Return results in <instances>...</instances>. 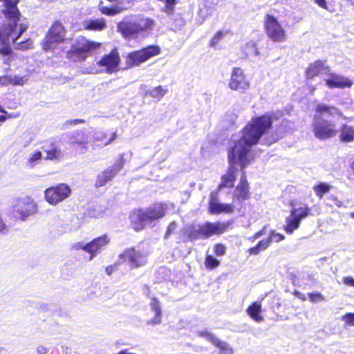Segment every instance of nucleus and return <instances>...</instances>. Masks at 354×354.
I'll list each match as a JSON object with an SVG mask.
<instances>
[{
    "label": "nucleus",
    "instance_id": "f257e3e1",
    "mask_svg": "<svg viewBox=\"0 0 354 354\" xmlns=\"http://www.w3.org/2000/svg\"><path fill=\"white\" fill-rule=\"evenodd\" d=\"M272 124V116L268 113L253 118L243 129L239 139L232 142V146L228 151L230 167L227 174L221 177L218 191H221L225 187H234L238 171L236 164L240 165L243 174L245 168L250 163L249 153L252 147L259 142L261 136L271 127Z\"/></svg>",
    "mask_w": 354,
    "mask_h": 354
},
{
    "label": "nucleus",
    "instance_id": "f03ea898",
    "mask_svg": "<svg viewBox=\"0 0 354 354\" xmlns=\"http://www.w3.org/2000/svg\"><path fill=\"white\" fill-rule=\"evenodd\" d=\"M342 115V113L335 106L317 104L313 123L315 136L322 140L335 136L337 131L333 119L339 118Z\"/></svg>",
    "mask_w": 354,
    "mask_h": 354
},
{
    "label": "nucleus",
    "instance_id": "7ed1b4c3",
    "mask_svg": "<svg viewBox=\"0 0 354 354\" xmlns=\"http://www.w3.org/2000/svg\"><path fill=\"white\" fill-rule=\"evenodd\" d=\"M227 229V225L221 222H206L203 224L187 225L181 230L187 240L194 241L199 239H207L214 234H221Z\"/></svg>",
    "mask_w": 354,
    "mask_h": 354
},
{
    "label": "nucleus",
    "instance_id": "20e7f679",
    "mask_svg": "<svg viewBox=\"0 0 354 354\" xmlns=\"http://www.w3.org/2000/svg\"><path fill=\"white\" fill-rule=\"evenodd\" d=\"M165 204H156L146 209H136L130 215L131 225L136 231L143 230L146 225L161 218L165 214Z\"/></svg>",
    "mask_w": 354,
    "mask_h": 354
},
{
    "label": "nucleus",
    "instance_id": "39448f33",
    "mask_svg": "<svg viewBox=\"0 0 354 354\" xmlns=\"http://www.w3.org/2000/svg\"><path fill=\"white\" fill-rule=\"evenodd\" d=\"M154 21L149 18L124 19L118 24L117 28L125 39H133L148 29H152Z\"/></svg>",
    "mask_w": 354,
    "mask_h": 354
},
{
    "label": "nucleus",
    "instance_id": "423d86ee",
    "mask_svg": "<svg viewBox=\"0 0 354 354\" xmlns=\"http://www.w3.org/2000/svg\"><path fill=\"white\" fill-rule=\"evenodd\" d=\"M99 46L100 44L88 41L82 37L76 44H73L72 48L67 53V57L73 62L84 61L91 51L96 49Z\"/></svg>",
    "mask_w": 354,
    "mask_h": 354
},
{
    "label": "nucleus",
    "instance_id": "0eeeda50",
    "mask_svg": "<svg viewBox=\"0 0 354 354\" xmlns=\"http://www.w3.org/2000/svg\"><path fill=\"white\" fill-rule=\"evenodd\" d=\"M14 216L21 221L37 212V205L30 197L17 198L12 205Z\"/></svg>",
    "mask_w": 354,
    "mask_h": 354
},
{
    "label": "nucleus",
    "instance_id": "6e6552de",
    "mask_svg": "<svg viewBox=\"0 0 354 354\" xmlns=\"http://www.w3.org/2000/svg\"><path fill=\"white\" fill-rule=\"evenodd\" d=\"M160 52L158 46H149L140 50L131 52L127 57V64L129 67L138 66L149 58L158 55Z\"/></svg>",
    "mask_w": 354,
    "mask_h": 354
},
{
    "label": "nucleus",
    "instance_id": "1a4fd4ad",
    "mask_svg": "<svg viewBox=\"0 0 354 354\" xmlns=\"http://www.w3.org/2000/svg\"><path fill=\"white\" fill-rule=\"evenodd\" d=\"M65 30L59 21H55L49 29L42 43L43 49L46 51L55 48L56 45L64 41Z\"/></svg>",
    "mask_w": 354,
    "mask_h": 354
},
{
    "label": "nucleus",
    "instance_id": "9d476101",
    "mask_svg": "<svg viewBox=\"0 0 354 354\" xmlns=\"http://www.w3.org/2000/svg\"><path fill=\"white\" fill-rule=\"evenodd\" d=\"M264 26L268 37L273 41L282 42L286 40V32L274 16L266 15Z\"/></svg>",
    "mask_w": 354,
    "mask_h": 354
},
{
    "label": "nucleus",
    "instance_id": "9b49d317",
    "mask_svg": "<svg viewBox=\"0 0 354 354\" xmlns=\"http://www.w3.org/2000/svg\"><path fill=\"white\" fill-rule=\"evenodd\" d=\"M228 87L232 91L245 93L250 87V81L248 80L243 70L239 67H234L232 70Z\"/></svg>",
    "mask_w": 354,
    "mask_h": 354
},
{
    "label": "nucleus",
    "instance_id": "f8f14e48",
    "mask_svg": "<svg viewBox=\"0 0 354 354\" xmlns=\"http://www.w3.org/2000/svg\"><path fill=\"white\" fill-rule=\"evenodd\" d=\"M71 193V188L67 185L61 183L56 187L46 189L45 198L50 204L56 205L68 198Z\"/></svg>",
    "mask_w": 354,
    "mask_h": 354
},
{
    "label": "nucleus",
    "instance_id": "ddd939ff",
    "mask_svg": "<svg viewBox=\"0 0 354 354\" xmlns=\"http://www.w3.org/2000/svg\"><path fill=\"white\" fill-rule=\"evenodd\" d=\"M124 164V160L123 155H121L120 158L111 167L97 175L95 180V186L102 187L111 181L118 174V173L122 169Z\"/></svg>",
    "mask_w": 354,
    "mask_h": 354
},
{
    "label": "nucleus",
    "instance_id": "4468645a",
    "mask_svg": "<svg viewBox=\"0 0 354 354\" xmlns=\"http://www.w3.org/2000/svg\"><path fill=\"white\" fill-rule=\"evenodd\" d=\"M69 142L71 146L80 153L84 154L88 151L89 145V135L85 131H75L70 133Z\"/></svg>",
    "mask_w": 354,
    "mask_h": 354
},
{
    "label": "nucleus",
    "instance_id": "2eb2a0df",
    "mask_svg": "<svg viewBox=\"0 0 354 354\" xmlns=\"http://www.w3.org/2000/svg\"><path fill=\"white\" fill-rule=\"evenodd\" d=\"M120 259L124 261H128L131 267L138 268L145 266L147 262V253L134 248L125 250L120 255Z\"/></svg>",
    "mask_w": 354,
    "mask_h": 354
},
{
    "label": "nucleus",
    "instance_id": "dca6fc26",
    "mask_svg": "<svg viewBox=\"0 0 354 354\" xmlns=\"http://www.w3.org/2000/svg\"><path fill=\"white\" fill-rule=\"evenodd\" d=\"M198 336L205 338L220 350V354H233V349L226 342L221 341L212 333L207 330L197 332Z\"/></svg>",
    "mask_w": 354,
    "mask_h": 354
},
{
    "label": "nucleus",
    "instance_id": "f3484780",
    "mask_svg": "<svg viewBox=\"0 0 354 354\" xmlns=\"http://www.w3.org/2000/svg\"><path fill=\"white\" fill-rule=\"evenodd\" d=\"M109 237L104 234L93 239L91 242L87 243L86 246V252L90 254L89 261L93 260L102 250H103L109 243Z\"/></svg>",
    "mask_w": 354,
    "mask_h": 354
},
{
    "label": "nucleus",
    "instance_id": "a211bd4d",
    "mask_svg": "<svg viewBox=\"0 0 354 354\" xmlns=\"http://www.w3.org/2000/svg\"><path fill=\"white\" fill-rule=\"evenodd\" d=\"M120 59L116 51H112L108 55H104L99 61L98 64L105 68L107 73H113L118 71Z\"/></svg>",
    "mask_w": 354,
    "mask_h": 354
},
{
    "label": "nucleus",
    "instance_id": "6ab92c4d",
    "mask_svg": "<svg viewBox=\"0 0 354 354\" xmlns=\"http://www.w3.org/2000/svg\"><path fill=\"white\" fill-rule=\"evenodd\" d=\"M28 80V75H6L0 76V85L6 86L12 84L14 86H24Z\"/></svg>",
    "mask_w": 354,
    "mask_h": 354
},
{
    "label": "nucleus",
    "instance_id": "aec40b11",
    "mask_svg": "<svg viewBox=\"0 0 354 354\" xmlns=\"http://www.w3.org/2000/svg\"><path fill=\"white\" fill-rule=\"evenodd\" d=\"M234 196L238 199L246 200L249 198V187L246 179L245 171L241 177L240 183L234 191Z\"/></svg>",
    "mask_w": 354,
    "mask_h": 354
},
{
    "label": "nucleus",
    "instance_id": "412c9836",
    "mask_svg": "<svg viewBox=\"0 0 354 354\" xmlns=\"http://www.w3.org/2000/svg\"><path fill=\"white\" fill-rule=\"evenodd\" d=\"M151 310L155 313V316L153 319L147 322V325H157L160 324L162 322V309L160 303L156 297H153L149 304Z\"/></svg>",
    "mask_w": 354,
    "mask_h": 354
},
{
    "label": "nucleus",
    "instance_id": "4be33fe9",
    "mask_svg": "<svg viewBox=\"0 0 354 354\" xmlns=\"http://www.w3.org/2000/svg\"><path fill=\"white\" fill-rule=\"evenodd\" d=\"M326 84L330 88H349L353 84L352 82L348 78L337 75H332L330 78L326 80Z\"/></svg>",
    "mask_w": 354,
    "mask_h": 354
},
{
    "label": "nucleus",
    "instance_id": "5701e85b",
    "mask_svg": "<svg viewBox=\"0 0 354 354\" xmlns=\"http://www.w3.org/2000/svg\"><path fill=\"white\" fill-rule=\"evenodd\" d=\"M328 66L325 65V63L321 60H317L314 63H312L306 70V76L308 79L313 78L318 75L320 73L326 71Z\"/></svg>",
    "mask_w": 354,
    "mask_h": 354
},
{
    "label": "nucleus",
    "instance_id": "b1692460",
    "mask_svg": "<svg viewBox=\"0 0 354 354\" xmlns=\"http://www.w3.org/2000/svg\"><path fill=\"white\" fill-rule=\"evenodd\" d=\"M84 28L88 30L100 31L106 27L105 20L102 19H88L84 22Z\"/></svg>",
    "mask_w": 354,
    "mask_h": 354
},
{
    "label": "nucleus",
    "instance_id": "393cba45",
    "mask_svg": "<svg viewBox=\"0 0 354 354\" xmlns=\"http://www.w3.org/2000/svg\"><path fill=\"white\" fill-rule=\"evenodd\" d=\"M42 149L47 154V156L44 158L46 160H59L63 157L62 150L54 144H50L48 147L43 146Z\"/></svg>",
    "mask_w": 354,
    "mask_h": 354
},
{
    "label": "nucleus",
    "instance_id": "a878e982",
    "mask_svg": "<svg viewBox=\"0 0 354 354\" xmlns=\"http://www.w3.org/2000/svg\"><path fill=\"white\" fill-rule=\"evenodd\" d=\"M209 212L212 214H218L221 213L231 214L234 212V205L227 203H213L212 207L209 208Z\"/></svg>",
    "mask_w": 354,
    "mask_h": 354
},
{
    "label": "nucleus",
    "instance_id": "bb28decb",
    "mask_svg": "<svg viewBox=\"0 0 354 354\" xmlns=\"http://www.w3.org/2000/svg\"><path fill=\"white\" fill-rule=\"evenodd\" d=\"M261 311V305L259 302L252 303L247 309L248 315L257 322H261L263 320V317L260 315Z\"/></svg>",
    "mask_w": 354,
    "mask_h": 354
},
{
    "label": "nucleus",
    "instance_id": "cd10ccee",
    "mask_svg": "<svg viewBox=\"0 0 354 354\" xmlns=\"http://www.w3.org/2000/svg\"><path fill=\"white\" fill-rule=\"evenodd\" d=\"M339 140L343 142H351L354 140V128L344 124L340 129Z\"/></svg>",
    "mask_w": 354,
    "mask_h": 354
},
{
    "label": "nucleus",
    "instance_id": "c85d7f7f",
    "mask_svg": "<svg viewBox=\"0 0 354 354\" xmlns=\"http://www.w3.org/2000/svg\"><path fill=\"white\" fill-rule=\"evenodd\" d=\"M301 221L292 216H290L286 219V225L284 230L289 234L293 233L295 230L299 228Z\"/></svg>",
    "mask_w": 354,
    "mask_h": 354
},
{
    "label": "nucleus",
    "instance_id": "c756f323",
    "mask_svg": "<svg viewBox=\"0 0 354 354\" xmlns=\"http://www.w3.org/2000/svg\"><path fill=\"white\" fill-rule=\"evenodd\" d=\"M167 91V88L162 86H158L153 88L150 91H148L146 93V95H149L150 97L155 98L159 101L166 95Z\"/></svg>",
    "mask_w": 354,
    "mask_h": 354
},
{
    "label": "nucleus",
    "instance_id": "7c9ffc66",
    "mask_svg": "<svg viewBox=\"0 0 354 354\" xmlns=\"http://www.w3.org/2000/svg\"><path fill=\"white\" fill-rule=\"evenodd\" d=\"M106 208L100 205H93L88 209V214L91 217L101 218L105 214Z\"/></svg>",
    "mask_w": 354,
    "mask_h": 354
},
{
    "label": "nucleus",
    "instance_id": "2f4dec72",
    "mask_svg": "<svg viewBox=\"0 0 354 354\" xmlns=\"http://www.w3.org/2000/svg\"><path fill=\"white\" fill-rule=\"evenodd\" d=\"M310 213V209L307 206L301 207L299 208H292L290 212L291 216L296 217L300 221L301 219L306 218Z\"/></svg>",
    "mask_w": 354,
    "mask_h": 354
},
{
    "label": "nucleus",
    "instance_id": "473e14b6",
    "mask_svg": "<svg viewBox=\"0 0 354 354\" xmlns=\"http://www.w3.org/2000/svg\"><path fill=\"white\" fill-rule=\"evenodd\" d=\"M331 186L325 183H321L313 187V190L317 196L322 198L324 194L328 193L330 190Z\"/></svg>",
    "mask_w": 354,
    "mask_h": 354
},
{
    "label": "nucleus",
    "instance_id": "72a5a7b5",
    "mask_svg": "<svg viewBox=\"0 0 354 354\" xmlns=\"http://www.w3.org/2000/svg\"><path fill=\"white\" fill-rule=\"evenodd\" d=\"M42 159V153L39 151H36L33 153L30 154L28 159V165L30 167H33L37 164L39 163V162Z\"/></svg>",
    "mask_w": 354,
    "mask_h": 354
},
{
    "label": "nucleus",
    "instance_id": "f704fd0d",
    "mask_svg": "<svg viewBox=\"0 0 354 354\" xmlns=\"http://www.w3.org/2000/svg\"><path fill=\"white\" fill-rule=\"evenodd\" d=\"M245 53L247 55L258 56L259 55L256 44L254 41H250L245 44Z\"/></svg>",
    "mask_w": 354,
    "mask_h": 354
},
{
    "label": "nucleus",
    "instance_id": "c9c22d12",
    "mask_svg": "<svg viewBox=\"0 0 354 354\" xmlns=\"http://www.w3.org/2000/svg\"><path fill=\"white\" fill-rule=\"evenodd\" d=\"M176 4V0H166L162 11L167 15L171 16L174 13Z\"/></svg>",
    "mask_w": 354,
    "mask_h": 354
},
{
    "label": "nucleus",
    "instance_id": "e433bc0d",
    "mask_svg": "<svg viewBox=\"0 0 354 354\" xmlns=\"http://www.w3.org/2000/svg\"><path fill=\"white\" fill-rule=\"evenodd\" d=\"M220 264L218 260L215 259L213 256L207 255L205 258V265L207 268L214 269L218 267Z\"/></svg>",
    "mask_w": 354,
    "mask_h": 354
},
{
    "label": "nucleus",
    "instance_id": "4c0bfd02",
    "mask_svg": "<svg viewBox=\"0 0 354 354\" xmlns=\"http://www.w3.org/2000/svg\"><path fill=\"white\" fill-rule=\"evenodd\" d=\"M308 298L312 302H319L324 300V297L319 292L308 293Z\"/></svg>",
    "mask_w": 354,
    "mask_h": 354
},
{
    "label": "nucleus",
    "instance_id": "58836bf2",
    "mask_svg": "<svg viewBox=\"0 0 354 354\" xmlns=\"http://www.w3.org/2000/svg\"><path fill=\"white\" fill-rule=\"evenodd\" d=\"M268 238L269 239H271V242H279L285 239V236L283 234L276 233L274 231H272Z\"/></svg>",
    "mask_w": 354,
    "mask_h": 354
},
{
    "label": "nucleus",
    "instance_id": "ea45409f",
    "mask_svg": "<svg viewBox=\"0 0 354 354\" xmlns=\"http://www.w3.org/2000/svg\"><path fill=\"white\" fill-rule=\"evenodd\" d=\"M342 320L348 325L354 326V313H346L342 317Z\"/></svg>",
    "mask_w": 354,
    "mask_h": 354
},
{
    "label": "nucleus",
    "instance_id": "a19ab883",
    "mask_svg": "<svg viewBox=\"0 0 354 354\" xmlns=\"http://www.w3.org/2000/svg\"><path fill=\"white\" fill-rule=\"evenodd\" d=\"M85 123V120L82 119H74V120H67L64 123V126L65 128H68L71 125H77L79 124H84Z\"/></svg>",
    "mask_w": 354,
    "mask_h": 354
},
{
    "label": "nucleus",
    "instance_id": "79ce46f5",
    "mask_svg": "<svg viewBox=\"0 0 354 354\" xmlns=\"http://www.w3.org/2000/svg\"><path fill=\"white\" fill-rule=\"evenodd\" d=\"M271 243V239L268 238L267 239L262 240L257 245L259 249L263 251L265 250Z\"/></svg>",
    "mask_w": 354,
    "mask_h": 354
},
{
    "label": "nucleus",
    "instance_id": "37998d69",
    "mask_svg": "<svg viewBox=\"0 0 354 354\" xmlns=\"http://www.w3.org/2000/svg\"><path fill=\"white\" fill-rule=\"evenodd\" d=\"M219 191H217V192H212L211 194H210V196H209V208H210L212 207V205H213V203H216L218 202V192Z\"/></svg>",
    "mask_w": 354,
    "mask_h": 354
},
{
    "label": "nucleus",
    "instance_id": "c03bdc74",
    "mask_svg": "<svg viewBox=\"0 0 354 354\" xmlns=\"http://www.w3.org/2000/svg\"><path fill=\"white\" fill-rule=\"evenodd\" d=\"M223 36V32L221 31H218L216 33L214 37L211 40V46H214L222 39Z\"/></svg>",
    "mask_w": 354,
    "mask_h": 354
},
{
    "label": "nucleus",
    "instance_id": "a18cd8bd",
    "mask_svg": "<svg viewBox=\"0 0 354 354\" xmlns=\"http://www.w3.org/2000/svg\"><path fill=\"white\" fill-rule=\"evenodd\" d=\"M214 252L218 256L223 255L225 252V248L223 245L216 244L214 246Z\"/></svg>",
    "mask_w": 354,
    "mask_h": 354
},
{
    "label": "nucleus",
    "instance_id": "49530a36",
    "mask_svg": "<svg viewBox=\"0 0 354 354\" xmlns=\"http://www.w3.org/2000/svg\"><path fill=\"white\" fill-rule=\"evenodd\" d=\"M176 223L175 222H171L168 227H167V232L165 234V239H167L172 233L173 232L176 230Z\"/></svg>",
    "mask_w": 354,
    "mask_h": 354
},
{
    "label": "nucleus",
    "instance_id": "de8ad7c7",
    "mask_svg": "<svg viewBox=\"0 0 354 354\" xmlns=\"http://www.w3.org/2000/svg\"><path fill=\"white\" fill-rule=\"evenodd\" d=\"M9 232L8 226L3 222V221L0 217V233L3 234H7Z\"/></svg>",
    "mask_w": 354,
    "mask_h": 354
},
{
    "label": "nucleus",
    "instance_id": "09e8293b",
    "mask_svg": "<svg viewBox=\"0 0 354 354\" xmlns=\"http://www.w3.org/2000/svg\"><path fill=\"white\" fill-rule=\"evenodd\" d=\"M344 285L354 287V279L351 277H345L342 279Z\"/></svg>",
    "mask_w": 354,
    "mask_h": 354
},
{
    "label": "nucleus",
    "instance_id": "8fccbe9b",
    "mask_svg": "<svg viewBox=\"0 0 354 354\" xmlns=\"http://www.w3.org/2000/svg\"><path fill=\"white\" fill-rule=\"evenodd\" d=\"M329 200H330L333 203V205H335V206H337V207H342L343 206V203L342 201H340L336 196H330L329 198H328Z\"/></svg>",
    "mask_w": 354,
    "mask_h": 354
},
{
    "label": "nucleus",
    "instance_id": "3c124183",
    "mask_svg": "<svg viewBox=\"0 0 354 354\" xmlns=\"http://www.w3.org/2000/svg\"><path fill=\"white\" fill-rule=\"evenodd\" d=\"M86 246H87V243H84L83 242H78L73 245V248L75 250H83L86 252Z\"/></svg>",
    "mask_w": 354,
    "mask_h": 354
},
{
    "label": "nucleus",
    "instance_id": "603ef678",
    "mask_svg": "<svg viewBox=\"0 0 354 354\" xmlns=\"http://www.w3.org/2000/svg\"><path fill=\"white\" fill-rule=\"evenodd\" d=\"M261 250L259 249V248L256 245L255 247L251 248L249 249L248 252L250 254L257 255L258 254Z\"/></svg>",
    "mask_w": 354,
    "mask_h": 354
},
{
    "label": "nucleus",
    "instance_id": "864d4df0",
    "mask_svg": "<svg viewBox=\"0 0 354 354\" xmlns=\"http://www.w3.org/2000/svg\"><path fill=\"white\" fill-rule=\"evenodd\" d=\"M315 3H317L321 8H327V3L326 0H315Z\"/></svg>",
    "mask_w": 354,
    "mask_h": 354
},
{
    "label": "nucleus",
    "instance_id": "5fc2aeb1",
    "mask_svg": "<svg viewBox=\"0 0 354 354\" xmlns=\"http://www.w3.org/2000/svg\"><path fill=\"white\" fill-rule=\"evenodd\" d=\"M117 138V133L113 132L111 137L109 139L107 142L104 143V146H107L108 145L111 144L114 140H115Z\"/></svg>",
    "mask_w": 354,
    "mask_h": 354
},
{
    "label": "nucleus",
    "instance_id": "6e6d98bb",
    "mask_svg": "<svg viewBox=\"0 0 354 354\" xmlns=\"http://www.w3.org/2000/svg\"><path fill=\"white\" fill-rule=\"evenodd\" d=\"M37 353L39 354H46L47 352V349L43 346H39L37 347Z\"/></svg>",
    "mask_w": 354,
    "mask_h": 354
},
{
    "label": "nucleus",
    "instance_id": "4d7b16f0",
    "mask_svg": "<svg viewBox=\"0 0 354 354\" xmlns=\"http://www.w3.org/2000/svg\"><path fill=\"white\" fill-rule=\"evenodd\" d=\"M294 295L299 299L305 301L306 299L305 295L298 291H295Z\"/></svg>",
    "mask_w": 354,
    "mask_h": 354
},
{
    "label": "nucleus",
    "instance_id": "13d9d810",
    "mask_svg": "<svg viewBox=\"0 0 354 354\" xmlns=\"http://www.w3.org/2000/svg\"><path fill=\"white\" fill-rule=\"evenodd\" d=\"M265 230H266V227H264L261 231L257 232L254 234V239H258L260 236H261L263 234H265Z\"/></svg>",
    "mask_w": 354,
    "mask_h": 354
},
{
    "label": "nucleus",
    "instance_id": "bf43d9fd",
    "mask_svg": "<svg viewBox=\"0 0 354 354\" xmlns=\"http://www.w3.org/2000/svg\"><path fill=\"white\" fill-rule=\"evenodd\" d=\"M113 266H107L106 268V272L108 275H110L111 274V273L113 272Z\"/></svg>",
    "mask_w": 354,
    "mask_h": 354
},
{
    "label": "nucleus",
    "instance_id": "052dcab7",
    "mask_svg": "<svg viewBox=\"0 0 354 354\" xmlns=\"http://www.w3.org/2000/svg\"><path fill=\"white\" fill-rule=\"evenodd\" d=\"M117 354H136V353L130 352L128 349H123V350L120 351Z\"/></svg>",
    "mask_w": 354,
    "mask_h": 354
},
{
    "label": "nucleus",
    "instance_id": "680f3d73",
    "mask_svg": "<svg viewBox=\"0 0 354 354\" xmlns=\"http://www.w3.org/2000/svg\"><path fill=\"white\" fill-rule=\"evenodd\" d=\"M6 120V116L5 115H0V122H4Z\"/></svg>",
    "mask_w": 354,
    "mask_h": 354
},
{
    "label": "nucleus",
    "instance_id": "e2e57ef3",
    "mask_svg": "<svg viewBox=\"0 0 354 354\" xmlns=\"http://www.w3.org/2000/svg\"><path fill=\"white\" fill-rule=\"evenodd\" d=\"M0 112L5 113V114H8L7 112L3 109H2L1 106H0Z\"/></svg>",
    "mask_w": 354,
    "mask_h": 354
},
{
    "label": "nucleus",
    "instance_id": "0e129e2a",
    "mask_svg": "<svg viewBox=\"0 0 354 354\" xmlns=\"http://www.w3.org/2000/svg\"><path fill=\"white\" fill-rule=\"evenodd\" d=\"M315 87H312L311 88V91L313 92L315 91Z\"/></svg>",
    "mask_w": 354,
    "mask_h": 354
},
{
    "label": "nucleus",
    "instance_id": "69168bd1",
    "mask_svg": "<svg viewBox=\"0 0 354 354\" xmlns=\"http://www.w3.org/2000/svg\"><path fill=\"white\" fill-rule=\"evenodd\" d=\"M353 217H354V214H353Z\"/></svg>",
    "mask_w": 354,
    "mask_h": 354
}]
</instances>
